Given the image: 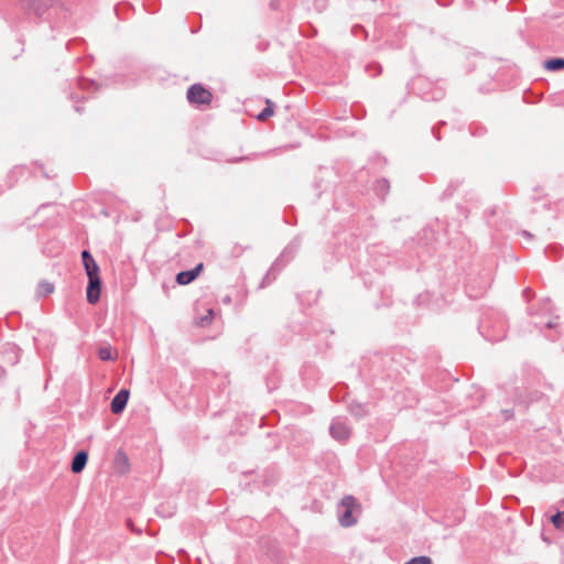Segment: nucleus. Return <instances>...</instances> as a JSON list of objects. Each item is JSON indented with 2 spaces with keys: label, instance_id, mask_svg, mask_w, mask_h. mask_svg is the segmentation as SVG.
<instances>
[{
  "label": "nucleus",
  "instance_id": "14",
  "mask_svg": "<svg viewBox=\"0 0 564 564\" xmlns=\"http://www.w3.org/2000/svg\"><path fill=\"white\" fill-rule=\"evenodd\" d=\"M375 193L377 196H379L380 198H384V196L389 193L390 191V184H389V181L386 180V178H381V180H378L375 184Z\"/></svg>",
  "mask_w": 564,
  "mask_h": 564
},
{
  "label": "nucleus",
  "instance_id": "11",
  "mask_svg": "<svg viewBox=\"0 0 564 564\" xmlns=\"http://www.w3.org/2000/svg\"><path fill=\"white\" fill-rule=\"evenodd\" d=\"M82 261L87 276L99 274V267L88 250L82 251Z\"/></svg>",
  "mask_w": 564,
  "mask_h": 564
},
{
  "label": "nucleus",
  "instance_id": "1",
  "mask_svg": "<svg viewBox=\"0 0 564 564\" xmlns=\"http://www.w3.org/2000/svg\"><path fill=\"white\" fill-rule=\"evenodd\" d=\"M552 313V304L550 301H545L542 308V315L533 314L530 312V315L532 316V323L534 326L544 334V336L554 341L557 339V336L551 330H555L556 334L560 333V324H558V316H554Z\"/></svg>",
  "mask_w": 564,
  "mask_h": 564
},
{
  "label": "nucleus",
  "instance_id": "10",
  "mask_svg": "<svg viewBox=\"0 0 564 564\" xmlns=\"http://www.w3.org/2000/svg\"><path fill=\"white\" fill-rule=\"evenodd\" d=\"M128 400L129 391L127 389L119 390L110 402L111 412L113 414H120L127 406Z\"/></svg>",
  "mask_w": 564,
  "mask_h": 564
},
{
  "label": "nucleus",
  "instance_id": "28",
  "mask_svg": "<svg viewBox=\"0 0 564 564\" xmlns=\"http://www.w3.org/2000/svg\"><path fill=\"white\" fill-rule=\"evenodd\" d=\"M530 292H531V290H530V289H525V290L523 291V295H524V296H527Z\"/></svg>",
  "mask_w": 564,
  "mask_h": 564
},
{
  "label": "nucleus",
  "instance_id": "19",
  "mask_svg": "<svg viewBox=\"0 0 564 564\" xmlns=\"http://www.w3.org/2000/svg\"><path fill=\"white\" fill-rule=\"evenodd\" d=\"M213 318H214V310L208 308L207 313L205 315L197 317L196 323L200 327H206L212 323Z\"/></svg>",
  "mask_w": 564,
  "mask_h": 564
},
{
  "label": "nucleus",
  "instance_id": "32",
  "mask_svg": "<svg viewBox=\"0 0 564 564\" xmlns=\"http://www.w3.org/2000/svg\"><path fill=\"white\" fill-rule=\"evenodd\" d=\"M506 415H507V417H509L511 415L510 411H506Z\"/></svg>",
  "mask_w": 564,
  "mask_h": 564
},
{
  "label": "nucleus",
  "instance_id": "18",
  "mask_svg": "<svg viewBox=\"0 0 564 564\" xmlns=\"http://www.w3.org/2000/svg\"><path fill=\"white\" fill-rule=\"evenodd\" d=\"M78 86L83 91H90L96 90L98 88V84L94 80L86 79V78H79L78 79Z\"/></svg>",
  "mask_w": 564,
  "mask_h": 564
},
{
  "label": "nucleus",
  "instance_id": "23",
  "mask_svg": "<svg viewBox=\"0 0 564 564\" xmlns=\"http://www.w3.org/2000/svg\"><path fill=\"white\" fill-rule=\"evenodd\" d=\"M116 462L128 464V457L123 452H118L116 455Z\"/></svg>",
  "mask_w": 564,
  "mask_h": 564
},
{
  "label": "nucleus",
  "instance_id": "31",
  "mask_svg": "<svg viewBox=\"0 0 564 564\" xmlns=\"http://www.w3.org/2000/svg\"><path fill=\"white\" fill-rule=\"evenodd\" d=\"M433 133L435 134V138H436L437 140H440V135H437V134L435 133V130H433Z\"/></svg>",
  "mask_w": 564,
  "mask_h": 564
},
{
  "label": "nucleus",
  "instance_id": "2",
  "mask_svg": "<svg viewBox=\"0 0 564 564\" xmlns=\"http://www.w3.org/2000/svg\"><path fill=\"white\" fill-rule=\"evenodd\" d=\"M359 509L360 503L354 496H344L337 507V517L340 527L350 528L355 525L357 523V518L354 516V512Z\"/></svg>",
  "mask_w": 564,
  "mask_h": 564
},
{
  "label": "nucleus",
  "instance_id": "8",
  "mask_svg": "<svg viewBox=\"0 0 564 564\" xmlns=\"http://www.w3.org/2000/svg\"><path fill=\"white\" fill-rule=\"evenodd\" d=\"M101 280L99 274L88 276V285L86 290L87 301L96 304L100 299Z\"/></svg>",
  "mask_w": 564,
  "mask_h": 564
},
{
  "label": "nucleus",
  "instance_id": "30",
  "mask_svg": "<svg viewBox=\"0 0 564 564\" xmlns=\"http://www.w3.org/2000/svg\"><path fill=\"white\" fill-rule=\"evenodd\" d=\"M553 249H554V248H547V249L545 250V253H549V252H550L551 250H553Z\"/></svg>",
  "mask_w": 564,
  "mask_h": 564
},
{
  "label": "nucleus",
  "instance_id": "24",
  "mask_svg": "<svg viewBox=\"0 0 564 564\" xmlns=\"http://www.w3.org/2000/svg\"><path fill=\"white\" fill-rule=\"evenodd\" d=\"M376 69V73L375 74H371L372 76H377L381 73V66L379 64H371L367 67V70L368 72H371V69Z\"/></svg>",
  "mask_w": 564,
  "mask_h": 564
},
{
  "label": "nucleus",
  "instance_id": "25",
  "mask_svg": "<svg viewBox=\"0 0 564 564\" xmlns=\"http://www.w3.org/2000/svg\"><path fill=\"white\" fill-rule=\"evenodd\" d=\"M245 160V158H229V159H226L225 161L226 162H238V161H242Z\"/></svg>",
  "mask_w": 564,
  "mask_h": 564
},
{
  "label": "nucleus",
  "instance_id": "4",
  "mask_svg": "<svg viewBox=\"0 0 564 564\" xmlns=\"http://www.w3.org/2000/svg\"><path fill=\"white\" fill-rule=\"evenodd\" d=\"M301 240L299 238H294L281 252L280 257L275 260V262L271 265L270 270L267 273L265 280L272 275V279H275L276 273L293 259L297 250L300 249Z\"/></svg>",
  "mask_w": 564,
  "mask_h": 564
},
{
  "label": "nucleus",
  "instance_id": "9",
  "mask_svg": "<svg viewBox=\"0 0 564 564\" xmlns=\"http://www.w3.org/2000/svg\"><path fill=\"white\" fill-rule=\"evenodd\" d=\"M204 264L200 262L191 270L181 271L176 274V283L180 285H187L192 283L203 271Z\"/></svg>",
  "mask_w": 564,
  "mask_h": 564
},
{
  "label": "nucleus",
  "instance_id": "27",
  "mask_svg": "<svg viewBox=\"0 0 564 564\" xmlns=\"http://www.w3.org/2000/svg\"><path fill=\"white\" fill-rule=\"evenodd\" d=\"M4 373H6V370L2 367H0V379L3 378Z\"/></svg>",
  "mask_w": 564,
  "mask_h": 564
},
{
  "label": "nucleus",
  "instance_id": "7",
  "mask_svg": "<svg viewBox=\"0 0 564 564\" xmlns=\"http://www.w3.org/2000/svg\"><path fill=\"white\" fill-rule=\"evenodd\" d=\"M332 437L338 442H345L350 437L351 429L345 417H335L329 426Z\"/></svg>",
  "mask_w": 564,
  "mask_h": 564
},
{
  "label": "nucleus",
  "instance_id": "13",
  "mask_svg": "<svg viewBox=\"0 0 564 564\" xmlns=\"http://www.w3.org/2000/svg\"><path fill=\"white\" fill-rule=\"evenodd\" d=\"M544 68L551 72H557L564 69V58L553 57L544 62Z\"/></svg>",
  "mask_w": 564,
  "mask_h": 564
},
{
  "label": "nucleus",
  "instance_id": "5",
  "mask_svg": "<svg viewBox=\"0 0 564 564\" xmlns=\"http://www.w3.org/2000/svg\"><path fill=\"white\" fill-rule=\"evenodd\" d=\"M58 0H20L21 10L29 17L42 19Z\"/></svg>",
  "mask_w": 564,
  "mask_h": 564
},
{
  "label": "nucleus",
  "instance_id": "15",
  "mask_svg": "<svg viewBox=\"0 0 564 564\" xmlns=\"http://www.w3.org/2000/svg\"><path fill=\"white\" fill-rule=\"evenodd\" d=\"M550 521L556 530L564 531V511H556L550 517Z\"/></svg>",
  "mask_w": 564,
  "mask_h": 564
},
{
  "label": "nucleus",
  "instance_id": "20",
  "mask_svg": "<svg viewBox=\"0 0 564 564\" xmlns=\"http://www.w3.org/2000/svg\"><path fill=\"white\" fill-rule=\"evenodd\" d=\"M98 357L102 361H109L113 359L111 347L110 346H100L98 348Z\"/></svg>",
  "mask_w": 564,
  "mask_h": 564
},
{
  "label": "nucleus",
  "instance_id": "16",
  "mask_svg": "<svg viewBox=\"0 0 564 564\" xmlns=\"http://www.w3.org/2000/svg\"><path fill=\"white\" fill-rule=\"evenodd\" d=\"M54 292V285L47 281H42L36 288L37 296H46Z\"/></svg>",
  "mask_w": 564,
  "mask_h": 564
},
{
  "label": "nucleus",
  "instance_id": "6",
  "mask_svg": "<svg viewBox=\"0 0 564 564\" xmlns=\"http://www.w3.org/2000/svg\"><path fill=\"white\" fill-rule=\"evenodd\" d=\"M187 100L194 105H209L213 94L200 84H194L187 89Z\"/></svg>",
  "mask_w": 564,
  "mask_h": 564
},
{
  "label": "nucleus",
  "instance_id": "3",
  "mask_svg": "<svg viewBox=\"0 0 564 564\" xmlns=\"http://www.w3.org/2000/svg\"><path fill=\"white\" fill-rule=\"evenodd\" d=\"M494 322L488 317L482 319L478 326L480 334L489 341H500L506 336V322L499 316L495 315Z\"/></svg>",
  "mask_w": 564,
  "mask_h": 564
},
{
  "label": "nucleus",
  "instance_id": "21",
  "mask_svg": "<svg viewBox=\"0 0 564 564\" xmlns=\"http://www.w3.org/2000/svg\"><path fill=\"white\" fill-rule=\"evenodd\" d=\"M273 115L272 104L267 100V107L258 115L259 120H265Z\"/></svg>",
  "mask_w": 564,
  "mask_h": 564
},
{
  "label": "nucleus",
  "instance_id": "29",
  "mask_svg": "<svg viewBox=\"0 0 564 564\" xmlns=\"http://www.w3.org/2000/svg\"><path fill=\"white\" fill-rule=\"evenodd\" d=\"M75 110H76L77 112H80V108H79L78 106H75Z\"/></svg>",
  "mask_w": 564,
  "mask_h": 564
},
{
  "label": "nucleus",
  "instance_id": "22",
  "mask_svg": "<svg viewBox=\"0 0 564 564\" xmlns=\"http://www.w3.org/2000/svg\"><path fill=\"white\" fill-rule=\"evenodd\" d=\"M404 564H433L432 560L429 556H415Z\"/></svg>",
  "mask_w": 564,
  "mask_h": 564
},
{
  "label": "nucleus",
  "instance_id": "12",
  "mask_svg": "<svg viewBox=\"0 0 564 564\" xmlns=\"http://www.w3.org/2000/svg\"><path fill=\"white\" fill-rule=\"evenodd\" d=\"M87 460H88V453L86 451L77 452L74 455L73 460H72V465H70L72 471L74 474L82 473L87 464Z\"/></svg>",
  "mask_w": 564,
  "mask_h": 564
},
{
  "label": "nucleus",
  "instance_id": "17",
  "mask_svg": "<svg viewBox=\"0 0 564 564\" xmlns=\"http://www.w3.org/2000/svg\"><path fill=\"white\" fill-rule=\"evenodd\" d=\"M349 412L354 416L360 419V417H364L368 411H367L366 406L360 403H351L349 405Z\"/></svg>",
  "mask_w": 564,
  "mask_h": 564
},
{
  "label": "nucleus",
  "instance_id": "26",
  "mask_svg": "<svg viewBox=\"0 0 564 564\" xmlns=\"http://www.w3.org/2000/svg\"><path fill=\"white\" fill-rule=\"evenodd\" d=\"M522 236L529 239L532 238V235L527 230L522 231Z\"/></svg>",
  "mask_w": 564,
  "mask_h": 564
}]
</instances>
